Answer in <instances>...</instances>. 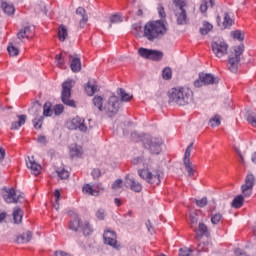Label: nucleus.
I'll return each instance as SVG.
<instances>
[{"label":"nucleus","mask_w":256,"mask_h":256,"mask_svg":"<svg viewBox=\"0 0 256 256\" xmlns=\"http://www.w3.org/2000/svg\"><path fill=\"white\" fill-rule=\"evenodd\" d=\"M92 103L96 109L107 115V117H115L119 113V109H121V99L115 95L110 96L104 105L103 97L95 95Z\"/></svg>","instance_id":"f257e3e1"},{"label":"nucleus","mask_w":256,"mask_h":256,"mask_svg":"<svg viewBox=\"0 0 256 256\" xmlns=\"http://www.w3.org/2000/svg\"><path fill=\"white\" fill-rule=\"evenodd\" d=\"M168 103L185 107V105L193 103V91L185 87L172 88L168 91Z\"/></svg>","instance_id":"f03ea898"},{"label":"nucleus","mask_w":256,"mask_h":256,"mask_svg":"<svg viewBox=\"0 0 256 256\" xmlns=\"http://www.w3.org/2000/svg\"><path fill=\"white\" fill-rule=\"evenodd\" d=\"M167 33V27L163 21H150L144 26V37L148 41H157V39H163Z\"/></svg>","instance_id":"7ed1b4c3"},{"label":"nucleus","mask_w":256,"mask_h":256,"mask_svg":"<svg viewBox=\"0 0 256 256\" xmlns=\"http://www.w3.org/2000/svg\"><path fill=\"white\" fill-rule=\"evenodd\" d=\"M138 175L141 179L146 181V183H149V185H153L154 187L160 185L161 180L163 179V172L161 170L149 171V169H142L138 170Z\"/></svg>","instance_id":"20e7f679"},{"label":"nucleus","mask_w":256,"mask_h":256,"mask_svg":"<svg viewBox=\"0 0 256 256\" xmlns=\"http://www.w3.org/2000/svg\"><path fill=\"white\" fill-rule=\"evenodd\" d=\"M245 51V46L243 44L234 47V50L228 56V69L232 73H237L239 69V62L241 61V55Z\"/></svg>","instance_id":"39448f33"},{"label":"nucleus","mask_w":256,"mask_h":256,"mask_svg":"<svg viewBox=\"0 0 256 256\" xmlns=\"http://www.w3.org/2000/svg\"><path fill=\"white\" fill-rule=\"evenodd\" d=\"M143 145L146 149H149L152 155H159L161 153V145H163V140L159 137H151L146 135L143 139Z\"/></svg>","instance_id":"423d86ee"},{"label":"nucleus","mask_w":256,"mask_h":256,"mask_svg":"<svg viewBox=\"0 0 256 256\" xmlns=\"http://www.w3.org/2000/svg\"><path fill=\"white\" fill-rule=\"evenodd\" d=\"M71 89H73V81L67 80L62 84V92H61V99L64 105L68 107H76V104L73 100H71Z\"/></svg>","instance_id":"0eeeda50"},{"label":"nucleus","mask_w":256,"mask_h":256,"mask_svg":"<svg viewBox=\"0 0 256 256\" xmlns=\"http://www.w3.org/2000/svg\"><path fill=\"white\" fill-rule=\"evenodd\" d=\"M42 107L39 101L33 103L32 107L28 110L30 115H33L34 119L32 123L35 129H41L43 127V116H41Z\"/></svg>","instance_id":"6e6552de"},{"label":"nucleus","mask_w":256,"mask_h":256,"mask_svg":"<svg viewBox=\"0 0 256 256\" xmlns=\"http://www.w3.org/2000/svg\"><path fill=\"white\" fill-rule=\"evenodd\" d=\"M255 183V176L253 174H248L245 178V183L241 186V191L244 197H251V195H253Z\"/></svg>","instance_id":"1a4fd4ad"},{"label":"nucleus","mask_w":256,"mask_h":256,"mask_svg":"<svg viewBox=\"0 0 256 256\" xmlns=\"http://www.w3.org/2000/svg\"><path fill=\"white\" fill-rule=\"evenodd\" d=\"M103 239L105 245H109L113 249H121V244L117 242V233L115 231L109 229L104 231Z\"/></svg>","instance_id":"9d476101"},{"label":"nucleus","mask_w":256,"mask_h":256,"mask_svg":"<svg viewBox=\"0 0 256 256\" xmlns=\"http://www.w3.org/2000/svg\"><path fill=\"white\" fill-rule=\"evenodd\" d=\"M219 83L213 74H199V78L194 81V87H203V85H215Z\"/></svg>","instance_id":"9b49d317"},{"label":"nucleus","mask_w":256,"mask_h":256,"mask_svg":"<svg viewBox=\"0 0 256 256\" xmlns=\"http://www.w3.org/2000/svg\"><path fill=\"white\" fill-rule=\"evenodd\" d=\"M217 24L221 29H231L235 20L233 19V14L231 12H224L223 22H221V16H217L216 18Z\"/></svg>","instance_id":"f8f14e48"},{"label":"nucleus","mask_w":256,"mask_h":256,"mask_svg":"<svg viewBox=\"0 0 256 256\" xmlns=\"http://www.w3.org/2000/svg\"><path fill=\"white\" fill-rule=\"evenodd\" d=\"M68 129L72 131L79 129L82 133L87 131V125H85V119L76 116L70 122H68Z\"/></svg>","instance_id":"ddd939ff"},{"label":"nucleus","mask_w":256,"mask_h":256,"mask_svg":"<svg viewBox=\"0 0 256 256\" xmlns=\"http://www.w3.org/2000/svg\"><path fill=\"white\" fill-rule=\"evenodd\" d=\"M4 200L6 203H21L24 197L23 194H18L15 192L13 188H9L6 190V193L3 195Z\"/></svg>","instance_id":"4468645a"},{"label":"nucleus","mask_w":256,"mask_h":256,"mask_svg":"<svg viewBox=\"0 0 256 256\" xmlns=\"http://www.w3.org/2000/svg\"><path fill=\"white\" fill-rule=\"evenodd\" d=\"M227 49H229V45L225 42H213L212 43V51L218 59L227 55Z\"/></svg>","instance_id":"2eb2a0df"},{"label":"nucleus","mask_w":256,"mask_h":256,"mask_svg":"<svg viewBox=\"0 0 256 256\" xmlns=\"http://www.w3.org/2000/svg\"><path fill=\"white\" fill-rule=\"evenodd\" d=\"M193 231L196 235V241H201L203 237H209V228L207 225H205V223H199L198 226L193 229Z\"/></svg>","instance_id":"dca6fc26"},{"label":"nucleus","mask_w":256,"mask_h":256,"mask_svg":"<svg viewBox=\"0 0 256 256\" xmlns=\"http://www.w3.org/2000/svg\"><path fill=\"white\" fill-rule=\"evenodd\" d=\"M125 185L135 193H141V191L143 190V186L141 185V183L135 181V178L131 177L129 174L126 175Z\"/></svg>","instance_id":"f3484780"},{"label":"nucleus","mask_w":256,"mask_h":256,"mask_svg":"<svg viewBox=\"0 0 256 256\" xmlns=\"http://www.w3.org/2000/svg\"><path fill=\"white\" fill-rule=\"evenodd\" d=\"M23 33L25 34L26 39H32L35 37V26H25L17 33V38L20 41H23Z\"/></svg>","instance_id":"a211bd4d"},{"label":"nucleus","mask_w":256,"mask_h":256,"mask_svg":"<svg viewBox=\"0 0 256 256\" xmlns=\"http://www.w3.org/2000/svg\"><path fill=\"white\" fill-rule=\"evenodd\" d=\"M26 165L28 169L31 170L33 175H39V173H41V166L39 165V163L35 162V159L33 157H28Z\"/></svg>","instance_id":"6ab92c4d"},{"label":"nucleus","mask_w":256,"mask_h":256,"mask_svg":"<svg viewBox=\"0 0 256 256\" xmlns=\"http://www.w3.org/2000/svg\"><path fill=\"white\" fill-rule=\"evenodd\" d=\"M175 15L177 17L178 25H187L189 22V19L187 18V11L185 9H176Z\"/></svg>","instance_id":"aec40b11"},{"label":"nucleus","mask_w":256,"mask_h":256,"mask_svg":"<svg viewBox=\"0 0 256 256\" xmlns=\"http://www.w3.org/2000/svg\"><path fill=\"white\" fill-rule=\"evenodd\" d=\"M76 15L80 17V27L83 29L85 25H87V21H89V17L87 16V11H85V8L78 7L76 9Z\"/></svg>","instance_id":"412c9836"},{"label":"nucleus","mask_w":256,"mask_h":256,"mask_svg":"<svg viewBox=\"0 0 256 256\" xmlns=\"http://www.w3.org/2000/svg\"><path fill=\"white\" fill-rule=\"evenodd\" d=\"M27 121V115H18V121L12 122L10 129L17 131L22 125H25Z\"/></svg>","instance_id":"4be33fe9"},{"label":"nucleus","mask_w":256,"mask_h":256,"mask_svg":"<svg viewBox=\"0 0 256 256\" xmlns=\"http://www.w3.org/2000/svg\"><path fill=\"white\" fill-rule=\"evenodd\" d=\"M13 221L16 223V225H19V223H22L23 221V210L19 207L14 208L13 210Z\"/></svg>","instance_id":"5701e85b"},{"label":"nucleus","mask_w":256,"mask_h":256,"mask_svg":"<svg viewBox=\"0 0 256 256\" xmlns=\"http://www.w3.org/2000/svg\"><path fill=\"white\" fill-rule=\"evenodd\" d=\"M81 225H83V221L79 219V216H76L73 220L70 221L69 229H71V231H79V229H81Z\"/></svg>","instance_id":"b1692460"},{"label":"nucleus","mask_w":256,"mask_h":256,"mask_svg":"<svg viewBox=\"0 0 256 256\" xmlns=\"http://www.w3.org/2000/svg\"><path fill=\"white\" fill-rule=\"evenodd\" d=\"M80 229H81L83 235H85V237H87V236L91 235V233H93V226H91L89 221L82 222Z\"/></svg>","instance_id":"393cba45"},{"label":"nucleus","mask_w":256,"mask_h":256,"mask_svg":"<svg viewBox=\"0 0 256 256\" xmlns=\"http://www.w3.org/2000/svg\"><path fill=\"white\" fill-rule=\"evenodd\" d=\"M69 36V33L67 31V27L65 25L61 24L58 28V39L59 41H65L67 37Z\"/></svg>","instance_id":"a878e982"},{"label":"nucleus","mask_w":256,"mask_h":256,"mask_svg":"<svg viewBox=\"0 0 256 256\" xmlns=\"http://www.w3.org/2000/svg\"><path fill=\"white\" fill-rule=\"evenodd\" d=\"M70 68L73 73H79V71H81V59L73 58L70 63Z\"/></svg>","instance_id":"bb28decb"},{"label":"nucleus","mask_w":256,"mask_h":256,"mask_svg":"<svg viewBox=\"0 0 256 256\" xmlns=\"http://www.w3.org/2000/svg\"><path fill=\"white\" fill-rule=\"evenodd\" d=\"M245 202V198L243 195L236 196L232 201V207L234 209H241L243 207V203Z\"/></svg>","instance_id":"cd10ccee"},{"label":"nucleus","mask_w":256,"mask_h":256,"mask_svg":"<svg viewBox=\"0 0 256 256\" xmlns=\"http://www.w3.org/2000/svg\"><path fill=\"white\" fill-rule=\"evenodd\" d=\"M1 7L6 15H13V13H15V7L13 4L2 2Z\"/></svg>","instance_id":"c85d7f7f"},{"label":"nucleus","mask_w":256,"mask_h":256,"mask_svg":"<svg viewBox=\"0 0 256 256\" xmlns=\"http://www.w3.org/2000/svg\"><path fill=\"white\" fill-rule=\"evenodd\" d=\"M199 31L201 35H207L210 31H213V24L203 21L202 27H200Z\"/></svg>","instance_id":"c756f323"},{"label":"nucleus","mask_w":256,"mask_h":256,"mask_svg":"<svg viewBox=\"0 0 256 256\" xmlns=\"http://www.w3.org/2000/svg\"><path fill=\"white\" fill-rule=\"evenodd\" d=\"M33 239V234L31 231H27L23 233L22 235L18 236L17 242L18 243H29V241Z\"/></svg>","instance_id":"7c9ffc66"},{"label":"nucleus","mask_w":256,"mask_h":256,"mask_svg":"<svg viewBox=\"0 0 256 256\" xmlns=\"http://www.w3.org/2000/svg\"><path fill=\"white\" fill-rule=\"evenodd\" d=\"M83 155V148L81 146L74 145L70 148V156L73 157H81Z\"/></svg>","instance_id":"2f4dec72"},{"label":"nucleus","mask_w":256,"mask_h":256,"mask_svg":"<svg viewBox=\"0 0 256 256\" xmlns=\"http://www.w3.org/2000/svg\"><path fill=\"white\" fill-rule=\"evenodd\" d=\"M214 5H215V0H203L200 5L201 13H206L207 9H209V7H213Z\"/></svg>","instance_id":"473e14b6"},{"label":"nucleus","mask_w":256,"mask_h":256,"mask_svg":"<svg viewBox=\"0 0 256 256\" xmlns=\"http://www.w3.org/2000/svg\"><path fill=\"white\" fill-rule=\"evenodd\" d=\"M83 193H86L87 195H92L94 197H97L99 195V191L93 189V186L89 184H85L82 188Z\"/></svg>","instance_id":"72a5a7b5"},{"label":"nucleus","mask_w":256,"mask_h":256,"mask_svg":"<svg viewBox=\"0 0 256 256\" xmlns=\"http://www.w3.org/2000/svg\"><path fill=\"white\" fill-rule=\"evenodd\" d=\"M117 93L121 97V101L129 102L133 99V95L126 93L123 88H119Z\"/></svg>","instance_id":"f704fd0d"},{"label":"nucleus","mask_w":256,"mask_h":256,"mask_svg":"<svg viewBox=\"0 0 256 256\" xmlns=\"http://www.w3.org/2000/svg\"><path fill=\"white\" fill-rule=\"evenodd\" d=\"M150 59L152 61H161L163 59V52L157 50H151Z\"/></svg>","instance_id":"c9c22d12"},{"label":"nucleus","mask_w":256,"mask_h":256,"mask_svg":"<svg viewBox=\"0 0 256 256\" xmlns=\"http://www.w3.org/2000/svg\"><path fill=\"white\" fill-rule=\"evenodd\" d=\"M209 124L211 127H219V125H221V115L216 114L212 116L209 120Z\"/></svg>","instance_id":"e433bc0d"},{"label":"nucleus","mask_w":256,"mask_h":256,"mask_svg":"<svg viewBox=\"0 0 256 256\" xmlns=\"http://www.w3.org/2000/svg\"><path fill=\"white\" fill-rule=\"evenodd\" d=\"M209 247H211V243H209V242L199 243L197 246V252L198 253H207V251H209Z\"/></svg>","instance_id":"4c0bfd02"},{"label":"nucleus","mask_w":256,"mask_h":256,"mask_svg":"<svg viewBox=\"0 0 256 256\" xmlns=\"http://www.w3.org/2000/svg\"><path fill=\"white\" fill-rule=\"evenodd\" d=\"M51 102H46L43 106V115L44 117H51L53 115V110L51 109Z\"/></svg>","instance_id":"58836bf2"},{"label":"nucleus","mask_w":256,"mask_h":256,"mask_svg":"<svg viewBox=\"0 0 256 256\" xmlns=\"http://www.w3.org/2000/svg\"><path fill=\"white\" fill-rule=\"evenodd\" d=\"M85 91L89 97H93L97 91V86L91 84V82H88L87 86L85 87Z\"/></svg>","instance_id":"ea45409f"},{"label":"nucleus","mask_w":256,"mask_h":256,"mask_svg":"<svg viewBox=\"0 0 256 256\" xmlns=\"http://www.w3.org/2000/svg\"><path fill=\"white\" fill-rule=\"evenodd\" d=\"M189 221H190L191 229H194L197 227V223L199 221V216L195 213H191L189 216Z\"/></svg>","instance_id":"a19ab883"},{"label":"nucleus","mask_w":256,"mask_h":256,"mask_svg":"<svg viewBox=\"0 0 256 256\" xmlns=\"http://www.w3.org/2000/svg\"><path fill=\"white\" fill-rule=\"evenodd\" d=\"M138 54L140 57H143V59H150L151 58V50L147 48H139Z\"/></svg>","instance_id":"79ce46f5"},{"label":"nucleus","mask_w":256,"mask_h":256,"mask_svg":"<svg viewBox=\"0 0 256 256\" xmlns=\"http://www.w3.org/2000/svg\"><path fill=\"white\" fill-rule=\"evenodd\" d=\"M193 149V142L188 145L184 154V163L191 162V150Z\"/></svg>","instance_id":"37998d69"},{"label":"nucleus","mask_w":256,"mask_h":256,"mask_svg":"<svg viewBox=\"0 0 256 256\" xmlns=\"http://www.w3.org/2000/svg\"><path fill=\"white\" fill-rule=\"evenodd\" d=\"M56 65L60 69H65V57H63V54L56 55Z\"/></svg>","instance_id":"c03bdc74"},{"label":"nucleus","mask_w":256,"mask_h":256,"mask_svg":"<svg viewBox=\"0 0 256 256\" xmlns=\"http://www.w3.org/2000/svg\"><path fill=\"white\" fill-rule=\"evenodd\" d=\"M7 51L11 57H17L19 55V49L17 47H14L12 43H10L7 47Z\"/></svg>","instance_id":"a18cd8bd"},{"label":"nucleus","mask_w":256,"mask_h":256,"mask_svg":"<svg viewBox=\"0 0 256 256\" xmlns=\"http://www.w3.org/2000/svg\"><path fill=\"white\" fill-rule=\"evenodd\" d=\"M231 35H232L233 39H237L238 41H243V39H245V34H243V32H241V30L232 31Z\"/></svg>","instance_id":"49530a36"},{"label":"nucleus","mask_w":256,"mask_h":256,"mask_svg":"<svg viewBox=\"0 0 256 256\" xmlns=\"http://www.w3.org/2000/svg\"><path fill=\"white\" fill-rule=\"evenodd\" d=\"M221 219H223V215H221L220 213L211 214V223L213 225H219V222L221 221Z\"/></svg>","instance_id":"de8ad7c7"},{"label":"nucleus","mask_w":256,"mask_h":256,"mask_svg":"<svg viewBox=\"0 0 256 256\" xmlns=\"http://www.w3.org/2000/svg\"><path fill=\"white\" fill-rule=\"evenodd\" d=\"M56 173L60 179H69V171L65 170V168L56 170Z\"/></svg>","instance_id":"09e8293b"},{"label":"nucleus","mask_w":256,"mask_h":256,"mask_svg":"<svg viewBox=\"0 0 256 256\" xmlns=\"http://www.w3.org/2000/svg\"><path fill=\"white\" fill-rule=\"evenodd\" d=\"M184 166L188 173V177H193L195 175V170L193 169L191 162H184Z\"/></svg>","instance_id":"8fccbe9b"},{"label":"nucleus","mask_w":256,"mask_h":256,"mask_svg":"<svg viewBox=\"0 0 256 256\" xmlns=\"http://www.w3.org/2000/svg\"><path fill=\"white\" fill-rule=\"evenodd\" d=\"M162 77L163 79L169 80L171 77H173V72L171 71V68L166 67L162 71Z\"/></svg>","instance_id":"3c124183"},{"label":"nucleus","mask_w":256,"mask_h":256,"mask_svg":"<svg viewBox=\"0 0 256 256\" xmlns=\"http://www.w3.org/2000/svg\"><path fill=\"white\" fill-rule=\"evenodd\" d=\"M112 189L113 191H119V189H123V180L122 179H117L114 181L112 184Z\"/></svg>","instance_id":"603ef678"},{"label":"nucleus","mask_w":256,"mask_h":256,"mask_svg":"<svg viewBox=\"0 0 256 256\" xmlns=\"http://www.w3.org/2000/svg\"><path fill=\"white\" fill-rule=\"evenodd\" d=\"M110 23H123V17L120 14L110 16Z\"/></svg>","instance_id":"864d4df0"},{"label":"nucleus","mask_w":256,"mask_h":256,"mask_svg":"<svg viewBox=\"0 0 256 256\" xmlns=\"http://www.w3.org/2000/svg\"><path fill=\"white\" fill-rule=\"evenodd\" d=\"M63 111H65V107L62 104H57L53 108V112L55 115H61V113H63Z\"/></svg>","instance_id":"5fc2aeb1"},{"label":"nucleus","mask_w":256,"mask_h":256,"mask_svg":"<svg viewBox=\"0 0 256 256\" xmlns=\"http://www.w3.org/2000/svg\"><path fill=\"white\" fill-rule=\"evenodd\" d=\"M247 121L252 127H256V114H250L247 117Z\"/></svg>","instance_id":"6e6d98bb"},{"label":"nucleus","mask_w":256,"mask_h":256,"mask_svg":"<svg viewBox=\"0 0 256 256\" xmlns=\"http://www.w3.org/2000/svg\"><path fill=\"white\" fill-rule=\"evenodd\" d=\"M191 253H192V251L187 248H185V249L181 248L179 250V256H193V254H191Z\"/></svg>","instance_id":"4d7b16f0"},{"label":"nucleus","mask_w":256,"mask_h":256,"mask_svg":"<svg viewBox=\"0 0 256 256\" xmlns=\"http://www.w3.org/2000/svg\"><path fill=\"white\" fill-rule=\"evenodd\" d=\"M175 7H178V9H185V1L183 0H174L173 1Z\"/></svg>","instance_id":"13d9d810"},{"label":"nucleus","mask_w":256,"mask_h":256,"mask_svg":"<svg viewBox=\"0 0 256 256\" xmlns=\"http://www.w3.org/2000/svg\"><path fill=\"white\" fill-rule=\"evenodd\" d=\"M158 13L162 19H165L167 17V14L165 13V8L161 4H159L158 6Z\"/></svg>","instance_id":"bf43d9fd"},{"label":"nucleus","mask_w":256,"mask_h":256,"mask_svg":"<svg viewBox=\"0 0 256 256\" xmlns=\"http://www.w3.org/2000/svg\"><path fill=\"white\" fill-rule=\"evenodd\" d=\"M197 207H205L207 205V197H203L200 200H195Z\"/></svg>","instance_id":"052dcab7"},{"label":"nucleus","mask_w":256,"mask_h":256,"mask_svg":"<svg viewBox=\"0 0 256 256\" xmlns=\"http://www.w3.org/2000/svg\"><path fill=\"white\" fill-rule=\"evenodd\" d=\"M96 217H97V219H99L100 221H103V219H105V210L99 209V210L96 212Z\"/></svg>","instance_id":"680f3d73"},{"label":"nucleus","mask_w":256,"mask_h":256,"mask_svg":"<svg viewBox=\"0 0 256 256\" xmlns=\"http://www.w3.org/2000/svg\"><path fill=\"white\" fill-rule=\"evenodd\" d=\"M92 177L94 178V179H99V177H101V170H99V169H93L92 170Z\"/></svg>","instance_id":"e2e57ef3"},{"label":"nucleus","mask_w":256,"mask_h":256,"mask_svg":"<svg viewBox=\"0 0 256 256\" xmlns=\"http://www.w3.org/2000/svg\"><path fill=\"white\" fill-rule=\"evenodd\" d=\"M54 196L56 197V203H59V199L61 198V192H59V189L55 190Z\"/></svg>","instance_id":"0e129e2a"},{"label":"nucleus","mask_w":256,"mask_h":256,"mask_svg":"<svg viewBox=\"0 0 256 256\" xmlns=\"http://www.w3.org/2000/svg\"><path fill=\"white\" fill-rule=\"evenodd\" d=\"M5 159V150L0 147V163Z\"/></svg>","instance_id":"69168bd1"},{"label":"nucleus","mask_w":256,"mask_h":256,"mask_svg":"<svg viewBox=\"0 0 256 256\" xmlns=\"http://www.w3.org/2000/svg\"><path fill=\"white\" fill-rule=\"evenodd\" d=\"M38 143H42L43 145H45V143H47V138H45V136H39Z\"/></svg>","instance_id":"338daca9"},{"label":"nucleus","mask_w":256,"mask_h":256,"mask_svg":"<svg viewBox=\"0 0 256 256\" xmlns=\"http://www.w3.org/2000/svg\"><path fill=\"white\" fill-rule=\"evenodd\" d=\"M251 161L252 163H255L256 164V152H253L252 155H251Z\"/></svg>","instance_id":"774afa93"}]
</instances>
